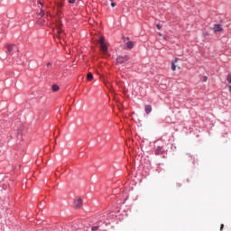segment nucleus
<instances>
[{
	"label": "nucleus",
	"instance_id": "1",
	"mask_svg": "<svg viewBox=\"0 0 231 231\" xmlns=\"http://www.w3.org/2000/svg\"><path fill=\"white\" fill-rule=\"evenodd\" d=\"M98 43L100 44V50L103 53H107V46L106 45V39L104 36H101L98 40Z\"/></svg>",
	"mask_w": 231,
	"mask_h": 231
},
{
	"label": "nucleus",
	"instance_id": "2",
	"mask_svg": "<svg viewBox=\"0 0 231 231\" xmlns=\"http://www.w3.org/2000/svg\"><path fill=\"white\" fill-rule=\"evenodd\" d=\"M131 58L129 55H125V56H118L116 59L117 64H125L127 60H129Z\"/></svg>",
	"mask_w": 231,
	"mask_h": 231
},
{
	"label": "nucleus",
	"instance_id": "3",
	"mask_svg": "<svg viewBox=\"0 0 231 231\" xmlns=\"http://www.w3.org/2000/svg\"><path fill=\"white\" fill-rule=\"evenodd\" d=\"M166 151L167 150H165V147H163V146H157L155 148L154 154H156V156H160V154H165Z\"/></svg>",
	"mask_w": 231,
	"mask_h": 231
},
{
	"label": "nucleus",
	"instance_id": "4",
	"mask_svg": "<svg viewBox=\"0 0 231 231\" xmlns=\"http://www.w3.org/2000/svg\"><path fill=\"white\" fill-rule=\"evenodd\" d=\"M57 10L59 14H62V7L64 6V0L56 3Z\"/></svg>",
	"mask_w": 231,
	"mask_h": 231
},
{
	"label": "nucleus",
	"instance_id": "5",
	"mask_svg": "<svg viewBox=\"0 0 231 231\" xmlns=\"http://www.w3.org/2000/svg\"><path fill=\"white\" fill-rule=\"evenodd\" d=\"M213 31L215 33H217V32H223V25L221 24H214Z\"/></svg>",
	"mask_w": 231,
	"mask_h": 231
},
{
	"label": "nucleus",
	"instance_id": "6",
	"mask_svg": "<svg viewBox=\"0 0 231 231\" xmlns=\"http://www.w3.org/2000/svg\"><path fill=\"white\" fill-rule=\"evenodd\" d=\"M74 207L75 208H82V199H78L74 201Z\"/></svg>",
	"mask_w": 231,
	"mask_h": 231
},
{
	"label": "nucleus",
	"instance_id": "7",
	"mask_svg": "<svg viewBox=\"0 0 231 231\" xmlns=\"http://www.w3.org/2000/svg\"><path fill=\"white\" fill-rule=\"evenodd\" d=\"M144 111L146 115H150V113L152 111V106L151 105H145Z\"/></svg>",
	"mask_w": 231,
	"mask_h": 231
},
{
	"label": "nucleus",
	"instance_id": "8",
	"mask_svg": "<svg viewBox=\"0 0 231 231\" xmlns=\"http://www.w3.org/2000/svg\"><path fill=\"white\" fill-rule=\"evenodd\" d=\"M6 50H7V53H9V55H12V51H14V45L12 44H7L5 46Z\"/></svg>",
	"mask_w": 231,
	"mask_h": 231
},
{
	"label": "nucleus",
	"instance_id": "9",
	"mask_svg": "<svg viewBox=\"0 0 231 231\" xmlns=\"http://www.w3.org/2000/svg\"><path fill=\"white\" fill-rule=\"evenodd\" d=\"M125 46L128 50H133V48H134V43L133 42H128L125 43Z\"/></svg>",
	"mask_w": 231,
	"mask_h": 231
},
{
	"label": "nucleus",
	"instance_id": "10",
	"mask_svg": "<svg viewBox=\"0 0 231 231\" xmlns=\"http://www.w3.org/2000/svg\"><path fill=\"white\" fill-rule=\"evenodd\" d=\"M176 62H178V59H175V60L171 62V70H172V71H176Z\"/></svg>",
	"mask_w": 231,
	"mask_h": 231
},
{
	"label": "nucleus",
	"instance_id": "11",
	"mask_svg": "<svg viewBox=\"0 0 231 231\" xmlns=\"http://www.w3.org/2000/svg\"><path fill=\"white\" fill-rule=\"evenodd\" d=\"M44 23H46V21H44L42 18H39L37 21V24H39V26H42Z\"/></svg>",
	"mask_w": 231,
	"mask_h": 231
},
{
	"label": "nucleus",
	"instance_id": "12",
	"mask_svg": "<svg viewBox=\"0 0 231 231\" xmlns=\"http://www.w3.org/2000/svg\"><path fill=\"white\" fill-rule=\"evenodd\" d=\"M65 230L67 231H75L77 230V227L73 226H68Z\"/></svg>",
	"mask_w": 231,
	"mask_h": 231
},
{
	"label": "nucleus",
	"instance_id": "13",
	"mask_svg": "<svg viewBox=\"0 0 231 231\" xmlns=\"http://www.w3.org/2000/svg\"><path fill=\"white\" fill-rule=\"evenodd\" d=\"M59 89H60L59 85H56V84L52 85V91L57 92L59 91Z\"/></svg>",
	"mask_w": 231,
	"mask_h": 231
},
{
	"label": "nucleus",
	"instance_id": "14",
	"mask_svg": "<svg viewBox=\"0 0 231 231\" xmlns=\"http://www.w3.org/2000/svg\"><path fill=\"white\" fill-rule=\"evenodd\" d=\"M93 79V73L89 72L87 75V80L90 81Z\"/></svg>",
	"mask_w": 231,
	"mask_h": 231
},
{
	"label": "nucleus",
	"instance_id": "15",
	"mask_svg": "<svg viewBox=\"0 0 231 231\" xmlns=\"http://www.w3.org/2000/svg\"><path fill=\"white\" fill-rule=\"evenodd\" d=\"M98 228H100V226H94L91 227V230H92V231H97V230H98Z\"/></svg>",
	"mask_w": 231,
	"mask_h": 231
},
{
	"label": "nucleus",
	"instance_id": "16",
	"mask_svg": "<svg viewBox=\"0 0 231 231\" xmlns=\"http://www.w3.org/2000/svg\"><path fill=\"white\" fill-rule=\"evenodd\" d=\"M43 15H44V10L42 9L41 12H40V14H39V17H40V18H42Z\"/></svg>",
	"mask_w": 231,
	"mask_h": 231
},
{
	"label": "nucleus",
	"instance_id": "17",
	"mask_svg": "<svg viewBox=\"0 0 231 231\" xmlns=\"http://www.w3.org/2000/svg\"><path fill=\"white\" fill-rule=\"evenodd\" d=\"M208 80V77L203 76L202 82H207Z\"/></svg>",
	"mask_w": 231,
	"mask_h": 231
},
{
	"label": "nucleus",
	"instance_id": "18",
	"mask_svg": "<svg viewBox=\"0 0 231 231\" xmlns=\"http://www.w3.org/2000/svg\"><path fill=\"white\" fill-rule=\"evenodd\" d=\"M226 80H227V82H229V84H231V75L230 74L227 75Z\"/></svg>",
	"mask_w": 231,
	"mask_h": 231
},
{
	"label": "nucleus",
	"instance_id": "19",
	"mask_svg": "<svg viewBox=\"0 0 231 231\" xmlns=\"http://www.w3.org/2000/svg\"><path fill=\"white\" fill-rule=\"evenodd\" d=\"M76 1H77V0H69V3L70 5H75Z\"/></svg>",
	"mask_w": 231,
	"mask_h": 231
},
{
	"label": "nucleus",
	"instance_id": "20",
	"mask_svg": "<svg viewBox=\"0 0 231 231\" xmlns=\"http://www.w3.org/2000/svg\"><path fill=\"white\" fill-rule=\"evenodd\" d=\"M57 32H58L59 35H60V33H62V29L59 28V29H57Z\"/></svg>",
	"mask_w": 231,
	"mask_h": 231
},
{
	"label": "nucleus",
	"instance_id": "21",
	"mask_svg": "<svg viewBox=\"0 0 231 231\" xmlns=\"http://www.w3.org/2000/svg\"><path fill=\"white\" fill-rule=\"evenodd\" d=\"M111 6H112L113 8H115V6H116V3L111 2Z\"/></svg>",
	"mask_w": 231,
	"mask_h": 231
},
{
	"label": "nucleus",
	"instance_id": "22",
	"mask_svg": "<svg viewBox=\"0 0 231 231\" xmlns=\"http://www.w3.org/2000/svg\"><path fill=\"white\" fill-rule=\"evenodd\" d=\"M156 28L160 30L161 28H162V24L158 23V24L156 25Z\"/></svg>",
	"mask_w": 231,
	"mask_h": 231
},
{
	"label": "nucleus",
	"instance_id": "23",
	"mask_svg": "<svg viewBox=\"0 0 231 231\" xmlns=\"http://www.w3.org/2000/svg\"><path fill=\"white\" fill-rule=\"evenodd\" d=\"M223 228H225V225H224V224H221V225H220V231H223Z\"/></svg>",
	"mask_w": 231,
	"mask_h": 231
},
{
	"label": "nucleus",
	"instance_id": "24",
	"mask_svg": "<svg viewBox=\"0 0 231 231\" xmlns=\"http://www.w3.org/2000/svg\"><path fill=\"white\" fill-rule=\"evenodd\" d=\"M171 149L174 151L176 149V146H174V144H171Z\"/></svg>",
	"mask_w": 231,
	"mask_h": 231
},
{
	"label": "nucleus",
	"instance_id": "25",
	"mask_svg": "<svg viewBox=\"0 0 231 231\" xmlns=\"http://www.w3.org/2000/svg\"><path fill=\"white\" fill-rule=\"evenodd\" d=\"M50 66H51V62L47 63V68H50Z\"/></svg>",
	"mask_w": 231,
	"mask_h": 231
},
{
	"label": "nucleus",
	"instance_id": "26",
	"mask_svg": "<svg viewBox=\"0 0 231 231\" xmlns=\"http://www.w3.org/2000/svg\"><path fill=\"white\" fill-rule=\"evenodd\" d=\"M187 156H188L189 158H192V156H190V154H187Z\"/></svg>",
	"mask_w": 231,
	"mask_h": 231
},
{
	"label": "nucleus",
	"instance_id": "27",
	"mask_svg": "<svg viewBox=\"0 0 231 231\" xmlns=\"http://www.w3.org/2000/svg\"><path fill=\"white\" fill-rule=\"evenodd\" d=\"M188 183H190V180L187 179Z\"/></svg>",
	"mask_w": 231,
	"mask_h": 231
},
{
	"label": "nucleus",
	"instance_id": "28",
	"mask_svg": "<svg viewBox=\"0 0 231 231\" xmlns=\"http://www.w3.org/2000/svg\"><path fill=\"white\" fill-rule=\"evenodd\" d=\"M177 185H178V187H181V184H180V183H178Z\"/></svg>",
	"mask_w": 231,
	"mask_h": 231
},
{
	"label": "nucleus",
	"instance_id": "29",
	"mask_svg": "<svg viewBox=\"0 0 231 231\" xmlns=\"http://www.w3.org/2000/svg\"><path fill=\"white\" fill-rule=\"evenodd\" d=\"M38 4H39V5H42V4L41 3V1H38Z\"/></svg>",
	"mask_w": 231,
	"mask_h": 231
},
{
	"label": "nucleus",
	"instance_id": "30",
	"mask_svg": "<svg viewBox=\"0 0 231 231\" xmlns=\"http://www.w3.org/2000/svg\"><path fill=\"white\" fill-rule=\"evenodd\" d=\"M126 41H129V37H126Z\"/></svg>",
	"mask_w": 231,
	"mask_h": 231
}]
</instances>
